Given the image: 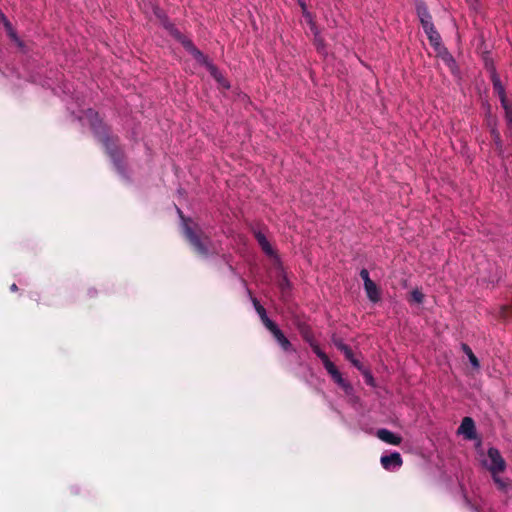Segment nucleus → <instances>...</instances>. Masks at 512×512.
Returning <instances> with one entry per match:
<instances>
[{
  "mask_svg": "<svg viewBox=\"0 0 512 512\" xmlns=\"http://www.w3.org/2000/svg\"><path fill=\"white\" fill-rule=\"evenodd\" d=\"M364 377H365V380H366V383L368 385H371L373 386L374 385V379L371 375V373L369 371H367L366 369L362 371Z\"/></svg>",
  "mask_w": 512,
  "mask_h": 512,
  "instance_id": "nucleus-21",
  "label": "nucleus"
},
{
  "mask_svg": "<svg viewBox=\"0 0 512 512\" xmlns=\"http://www.w3.org/2000/svg\"><path fill=\"white\" fill-rule=\"evenodd\" d=\"M493 134H494V139H495V141L498 143V141H499V135H498V134H496L494 131H493Z\"/></svg>",
  "mask_w": 512,
  "mask_h": 512,
  "instance_id": "nucleus-25",
  "label": "nucleus"
},
{
  "mask_svg": "<svg viewBox=\"0 0 512 512\" xmlns=\"http://www.w3.org/2000/svg\"><path fill=\"white\" fill-rule=\"evenodd\" d=\"M10 289H11V291H16L17 290L16 284H12Z\"/></svg>",
  "mask_w": 512,
  "mask_h": 512,
  "instance_id": "nucleus-26",
  "label": "nucleus"
},
{
  "mask_svg": "<svg viewBox=\"0 0 512 512\" xmlns=\"http://www.w3.org/2000/svg\"><path fill=\"white\" fill-rule=\"evenodd\" d=\"M360 276L364 281V286L368 285V283L373 282L369 277V272L366 269H362L360 272Z\"/></svg>",
  "mask_w": 512,
  "mask_h": 512,
  "instance_id": "nucleus-20",
  "label": "nucleus"
},
{
  "mask_svg": "<svg viewBox=\"0 0 512 512\" xmlns=\"http://www.w3.org/2000/svg\"><path fill=\"white\" fill-rule=\"evenodd\" d=\"M331 377L345 391V393L350 394L352 387L346 380L343 379L341 373L338 370L335 372V374H332Z\"/></svg>",
  "mask_w": 512,
  "mask_h": 512,
  "instance_id": "nucleus-14",
  "label": "nucleus"
},
{
  "mask_svg": "<svg viewBox=\"0 0 512 512\" xmlns=\"http://www.w3.org/2000/svg\"><path fill=\"white\" fill-rule=\"evenodd\" d=\"M304 338L307 342H309L310 346L312 347L314 353L321 359L325 369L327 372L332 375L335 374V372L338 370L336 366L329 360L328 356L319 348L318 345H316L310 336L306 333H304Z\"/></svg>",
  "mask_w": 512,
  "mask_h": 512,
  "instance_id": "nucleus-6",
  "label": "nucleus"
},
{
  "mask_svg": "<svg viewBox=\"0 0 512 512\" xmlns=\"http://www.w3.org/2000/svg\"><path fill=\"white\" fill-rule=\"evenodd\" d=\"M183 219V230L187 237V239L190 241V243L194 246L195 250L205 255L207 254V240L201 239L200 230L196 223H194L192 220H186Z\"/></svg>",
  "mask_w": 512,
  "mask_h": 512,
  "instance_id": "nucleus-4",
  "label": "nucleus"
},
{
  "mask_svg": "<svg viewBox=\"0 0 512 512\" xmlns=\"http://www.w3.org/2000/svg\"><path fill=\"white\" fill-rule=\"evenodd\" d=\"M462 349H463L464 353L466 354V356L468 357L469 362H470V364L472 365L473 369H474V370H479V368H480L479 360H478V359H477V357L474 355V353H473V351L470 349V347H468L467 345H463V346H462Z\"/></svg>",
  "mask_w": 512,
  "mask_h": 512,
  "instance_id": "nucleus-15",
  "label": "nucleus"
},
{
  "mask_svg": "<svg viewBox=\"0 0 512 512\" xmlns=\"http://www.w3.org/2000/svg\"><path fill=\"white\" fill-rule=\"evenodd\" d=\"M280 286H281V288L283 290L285 289V287H288V281H287V279L285 277H283V279H282V281L280 283Z\"/></svg>",
  "mask_w": 512,
  "mask_h": 512,
  "instance_id": "nucleus-22",
  "label": "nucleus"
},
{
  "mask_svg": "<svg viewBox=\"0 0 512 512\" xmlns=\"http://www.w3.org/2000/svg\"><path fill=\"white\" fill-rule=\"evenodd\" d=\"M417 14L422 24V27L428 36V39L435 47V50L438 52L439 56L442 57L443 61L447 63L450 67L454 64L452 57L447 53V51L441 46L440 43V35L434 29L433 23L431 21V16L427 11L426 6L423 3H418L416 6Z\"/></svg>",
  "mask_w": 512,
  "mask_h": 512,
  "instance_id": "nucleus-2",
  "label": "nucleus"
},
{
  "mask_svg": "<svg viewBox=\"0 0 512 512\" xmlns=\"http://www.w3.org/2000/svg\"><path fill=\"white\" fill-rule=\"evenodd\" d=\"M171 32L174 36L182 43L184 48L193 56V58L200 64H203L210 74L214 77V79L219 83V85L223 88H229L228 82L222 76V74L213 66L207 59L203 56V54L196 49L192 42L182 36L179 32L173 31V27H171Z\"/></svg>",
  "mask_w": 512,
  "mask_h": 512,
  "instance_id": "nucleus-3",
  "label": "nucleus"
},
{
  "mask_svg": "<svg viewBox=\"0 0 512 512\" xmlns=\"http://www.w3.org/2000/svg\"><path fill=\"white\" fill-rule=\"evenodd\" d=\"M0 20L4 25V28L10 37V39L21 49H24V44L20 40V38L17 36L16 32L14 31L11 23L8 21V19L5 17V15L0 11Z\"/></svg>",
  "mask_w": 512,
  "mask_h": 512,
  "instance_id": "nucleus-10",
  "label": "nucleus"
},
{
  "mask_svg": "<svg viewBox=\"0 0 512 512\" xmlns=\"http://www.w3.org/2000/svg\"><path fill=\"white\" fill-rule=\"evenodd\" d=\"M377 437L381 441H383L387 444H390V445H399L402 441V438L399 435H397L387 429H379L377 431Z\"/></svg>",
  "mask_w": 512,
  "mask_h": 512,
  "instance_id": "nucleus-11",
  "label": "nucleus"
},
{
  "mask_svg": "<svg viewBox=\"0 0 512 512\" xmlns=\"http://www.w3.org/2000/svg\"><path fill=\"white\" fill-rule=\"evenodd\" d=\"M476 460L482 468L491 474L494 482L500 489H506L507 482L500 477V474L506 469V461L498 449L482 447L478 443L476 445Z\"/></svg>",
  "mask_w": 512,
  "mask_h": 512,
  "instance_id": "nucleus-1",
  "label": "nucleus"
},
{
  "mask_svg": "<svg viewBox=\"0 0 512 512\" xmlns=\"http://www.w3.org/2000/svg\"><path fill=\"white\" fill-rule=\"evenodd\" d=\"M423 298H424V295L420 290L415 289L411 292V301L420 304V303H422Z\"/></svg>",
  "mask_w": 512,
  "mask_h": 512,
  "instance_id": "nucleus-17",
  "label": "nucleus"
},
{
  "mask_svg": "<svg viewBox=\"0 0 512 512\" xmlns=\"http://www.w3.org/2000/svg\"><path fill=\"white\" fill-rule=\"evenodd\" d=\"M457 433L467 440L476 439V429L472 418L465 417L458 427Z\"/></svg>",
  "mask_w": 512,
  "mask_h": 512,
  "instance_id": "nucleus-8",
  "label": "nucleus"
},
{
  "mask_svg": "<svg viewBox=\"0 0 512 512\" xmlns=\"http://www.w3.org/2000/svg\"><path fill=\"white\" fill-rule=\"evenodd\" d=\"M493 84H494V89L496 91V93L498 94L500 100H501V104L505 110V118H506V121L509 125H512V108L511 106L508 104L507 102V99L505 97V94H504V88L503 86L501 85V82L498 80V79H493Z\"/></svg>",
  "mask_w": 512,
  "mask_h": 512,
  "instance_id": "nucleus-7",
  "label": "nucleus"
},
{
  "mask_svg": "<svg viewBox=\"0 0 512 512\" xmlns=\"http://www.w3.org/2000/svg\"><path fill=\"white\" fill-rule=\"evenodd\" d=\"M255 237L261 246L262 250L269 256H275L274 250L272 246L270 245L269 241L267 240L266 236L262 232H257L255 234Z\"/></svg>",
  "mask_w": 512,
  "mask_h": 512,
  "instance_id": "nucleus-13",
  "label": "nucleus"
},
{
  "mask_svg": "<svg viewBox=\"0 0 512 512\" xmlns=\"http://www.w3.org/2000/svg\"><path fill=\"white\" fill-rule=\"evenodd\" d=\"M153 12L157 17H161V11L158 8H153Z\"/></svg>",
  "mask_w": 512,
  "mask_h": 512,
  "instance_id": "nucleus-24",
  "label": "nucleus"
},
{
  "mask_svg": "<svg viewBox=\"0 0 512 512\" xmlns=\"http://www.w3.org/2000/svg\"><path fill=\"white\" fill-rule=\"evenodd\" d=\"M254 305L256 308L257 313L259 314L263 324L265 327L270 330V332L273 334L277 342L280 344V346L285 350L288 351L291 349V344L288 341V339L283 335V333L277 328V326L267 317L265 309L258 304L256 300H254Z\"/></svg>",
  "mask_w": 512,
  "mask_h": 512,
  "instance_id": "nucleus-5",
  "label": "nucleus"
},
{
  "mask_svg": "<svg viewBox=\"0 0 512 512\" xmlns=\"http://www.w3.org/2000/svg\"><path fill=\"white\" fill-rule=\"evenodd\" d=\"M364 289H365L368 299L371 302L376 303L381 299L380 289L374 282H371V283H368V285H365Z\"/></svg>",
  "mask_w": 512,
  "mask_h": 512,
  "instance_id": "nucleus-12",
  "label": "nucleus"
},
{
  "mask_svg": "<svg viewBox=\"0 0 512 512\" xmlns=\"http://www.w3.org/2000/svg\"><path fill=\"white\" fill-rule=\"evenodd\" d=\"M358 370H360L361 372L363 370H365V368L363 367V365L360 363V361L358 359H356L353 355V353H351V358H347Z\"/></svg>",
  "mask_w": 512,
  "mask_h": 512,
  "instance_id": "nucleus-19",
  "label": "nucleus"
},
{
  "mask_svg": "<svg viewBox=\"0 0 512 512\" xmlns=\"http://www.w3.org/2000/svg\"><path fill=\"white\" fill-rule=\"evenodd\" d=\"M299 4H300V6H301V8H302V13H303V16H304L305 20H306L309 24H311V26H313V23H312V16H311V14L307 11V8H306L305 3L299 0ZM313 28H314V27H312V29H313Z\"/></svg>",
  "mask_w": 512,
  "mask_h": 512,
  "instance_id": "nucleus-18",
  "label": "nucleus"
},
{
  "mask_svg": "<svg viewBox=\"0 0 512 512\" xmlns=\"http://www.w3.org/2000/svg\"><path fill=\"white\" fill-rule=\"evenodd\" d=\"M380 462L383 468L388 471L399 469L403 463L401 455L398 452L382 456Z\"/></svg>",
  "mask_w": 512,
  "mask_h": 512,
  "instance_id": "nucleus-9",
  "label": "nucleus"
},
{
  "mask_svg": "<svg viewBox=\"0 0 512 512\" xmlns=\"http://www.w3.org/2000/svg\"><path fill=\"white\" fill-rule=\"evenodd\" d=\"M334 344L335 346L344 353L345 357L346 358H351V353L352 351L350 350V348L345 345L342 341L340 340H335L334 341Z\"/></svg>",
  "mask_w": 512,
  "mask_h": 512,
  "instance_id": "nucleus-16",
  "label": "nucleus"
},
{
  "mask_svg": "<svg viewBox=\"0 0 512 512\" xmlns=\"http://www.w3.org/2000/svg\"><path fill=\"white\" fill-rule=\"evenodd\" d=\"M315 42H316V44H317L318 49H320V48H321V46H322V42H321V40H320V38H319L318 36H316V38H315Z\"/></svg>",
  "mask_w": 512,
  "mask_h": 512,
  "instance_id": "nucleus-23",
  "label": "nucleus"
}]
</instances>
